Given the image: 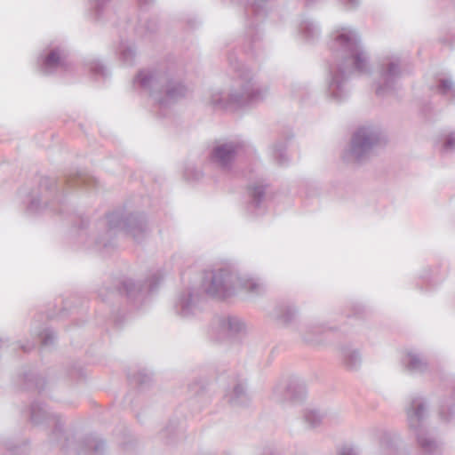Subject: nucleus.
Instances as JSON below:
<instances>
[{
	"instance_id": "f257e3e1",
	"label": "nucleus",
	"mask_w": 455,
	"mask_h": 455,
	"mask_svg": "<svg viewBox=\"0 0 455 455\" xmlns=\"http://www.w3.org/2000/svg\"><path fill=\"white\" fill-rule=\"evenodd\" d=\"M327 45L331 55L325 76L326 94L341 102L350 95L354 73L371 74V55L358 29L349 25L337 26L330 34Z\"/></svg>"
},
{
	"instance_id": "f03ea898",
	"label": "nucleus",
	"mask_w": 455,
	"mask_h": 455,
	"mask_svg": "<svg viewBox=\"0 0 455 455\" xmlns=\"http://www.w3.org/2000/svg\"><path fill=\"white\" fill-rule=\"evenodd\" d=\"M228 62L235 75L233 86L228 94L220 89L209 91L205 102L214 109L227 110L251 106L263 100L268 93L267 86L259 84L252 70L235 52L228 53Z\"/></svg>"
},
{
	"instance_id": "7ed1b4c3",
	"label": "nucleus",
	"mask_w": 455,
	"mask_h": 455,
	"mask_svg": "<svg viewBox=\"0 0 455 455\" xmlns=\"http://www.w3.org/2000/svg\"><path fill=\"white\" fill-rule=\"evenodd\" d=\"M133 86L148 93L161 116H165L166 110L185 98L189 91L181 78L164 68L140 69L133 78Z\"/></svg>"
},
{
	"instance_id": "20e7f679",
	"label": "nucleus",
	"mask_w": 455,
	"mask_h": 455,
	"mask_svg": "<svg viewBox=\"0 0 455 455\" xmlns=\"http://www.w3.org/2000/svg\"><path fill=\"white\" fill-rule=\"evenodd\" d=\"M98 226L103 232L94 238V245L103 255L109 254L116 248V238L120 234L132 237L136 243H140L148 235L145 217L124 210L108 213Z\"/></svg>"
},
{
	"instance_id": "39448f33",
	"label": "nucleus",
	"mask_w": 455,
	"mask_h": 455,
	"mask_svg": "<svg viewBox=\"0 0 455 455\" xmlns=\"http://www.w3.org/2000/svg\"><path fill=\"white\" fill-rule=\"evenodd\" d=\"M202 285L206 294L219 299L230 297L239 291L251 296L259 295L265 291L260 280L228 267L205 272Z\"/></svg>"
},
{
	"instance_id": "423d86ee",
	"label": "nucleus",
	"mask_w": 455,
	"mask_h": 455,
	"mask_svg": "<svg viewBox=\"0 0 455 455\" xmlns=\"http://www.w3.org/2000/svg\"><path fill=\"white\" fill-rule=\"evenodd\" d=\"M427 416L428 403L426 398L413 395L406 408L408 427L415 435L422 455H438L442 452V443L425 427Z\"/></svg>"
},
{
	"instance_id": "0eeeda50",
	"label": "nucleus",
	"mask_w": 455,
	"mask_h": 455,
	"mask_svg": "<svg viewBox=\"0 0 455 455\" xmlns=\"http://www.w3.org/2000/svg\"><path fill=\"white\" fill-rule=\"evenodd\" d=\"M385 142V136L378 125H361L351 137L348 148L346 151V158L362 163L368 159L372 152Z\"/></svg>"
},
{
	"instance_id": "6e6552de",
	"label": "nucleus",
	"mask_w": 455,
	"mask_h": 455,
	"mask_svg": "<svg viewBox=\"0 0 455 455\" xmlns=\"http://www.w3.org/2000/svg\"><path fill=\"white\" fill-rule=\"evenodd\" d=\"M402 60L397 54L382 56L377 64L374 78L375 93L385 98L395 94L403 77Z\"/></svg>"
},
{
	"instance_id": "1a4fd4ad",
	"label": "nucleus",
	"mask_w": 455,
	"mask_h": 455,
	"mask_svg": "<svg viewBox=\"0 0 455 455\" xmlns=\"http://www.w3.org/2000/svg\"><path fill=\"white\" fill-rule=\"evenodd\" d=\"M163 278V272L157 269L152 272L143 283L135 282L132 279L118 280L115 284V289H110L108 286H102L98 290V295L104 301L107 299L105 293H108L109 297L115 296L117 293H125L128 299L136 304L143 301L147 294L154 292Z\"/></svg>"
},
{
	"instance_id": "9d476101",
	"label": "nucleus",
	"mask_w": 455,
	"mask_h": 455,
	"mask_svg": "<svg viewBox=\"0 0 455 455\" xmlns=\"http://www.w3.org/2000/svg\"><path fill=\"white\" fill-rule=\"evenodd\" d=\"M245 12L247 23L243 43V51L246 54L257 58L263 51L258 23L263 20L267 13V0H253L246 6Z\"/></svg>"
},
{
	"instance_id": "9b49d317",
	"label": "nucleus",
	"mask_w": 455,
	"mask_h": 455,
	"mask_svg": "<svg viewBox=\"0 0 455 455\" xmlns=\"http://www.w3.org/2000/svg\"><path fill=\"white\" fill-rule=\"evenodd\" d=\"M255 154V148L249 142L234 139L218 142L212 149L210 160L219 168L228 171L234 163L241 158H246Z\"/></svg>"
},
{
	"instance_id": "f8f14e48",
	"label": "nucleus",
	"mask_w": 455,
	"mask_h": 455,
	"mask_svg": "<svg viewBox=\"0 0 455 455\" xmlns=\"http://www.w3.org/2000/svg\"><path fill=\"white\" fill-rule=\"evenodd\" d=\"M38 64L44 75H53L69 68L68 51L63 44H51L40 54Z\"/></svg>"
},
{
	"instance_id": "ddd939ff",
	"label": "nucleus",
	"mask_w": 455,
	"mask_h": 455,
	"mask_svg": "<svg viewBox=\"0 0 455 455\" xmlns=\"http://www.w3.org/2000/svg\"><path fill=\"white\" fill-rule=\"evenodd\" d=\"M245 322L236 315H220L213 319L211 327V335L217 340L235 339L246 333Z\"/></svg>"
},
{
	"instance_id": "4468645a",
	"label": "nucleus",
	"mask_w": 455,
	"mask_h": 455,
	"mask_svg": "<svg viewBox=\"0 0 455 455\" xmlns=\"http://www.w3.org/2000/svg\"><path fill=\"white\" fill-rule=\"evenodd\" d=\"M267 187L262 180H258L248 186L246 211L252 216L265 213L267 207Z\"/></svg>"
},
{
	"instance_id": "2eb2a0df",
	"label": "nucleus",
	"mask_w": 455,
	"mask_h": 455,
	"mask_svg": "<svg viewBox=\"0 0 455 455\" xmlns=\"http://www.w3.org/2000/svg\"><path fill=\"white\" fill-rule=\"evenodd\" d=\"M200 302L201 297L198 291L188 287L178 295L174 310L180 317L190 318L200 312Z\"/></svg>"
},
{
	"instance_id": "dca6fc26",
	"label": "nucleus",
	"mask_w": 455,
	"mask_h": 455,
	"mask_svg": "<svg viewBox=\"0 0 455 455\" xmlns=\"http://www.w3.org/2000/svg\"><path fill=\"white\" fill-rule=\"evenodd\" d=\"M307 395V387L303 381L292 379L287 384H278L273 391V399L277 403L286 400L299 402Z\"/></svg>"
},
{
	"instance_id": "f3484780",
	"label": "nucleus",
	"mask_w": 455,
	"mask_h": 455,
	"mask_svg": "<svg viewBox=\"0 0 455 455\" xmlns=\"http://www.w3.org/2000/svg\"><path fill=\"white\" fill-rule=\"evenodd\" d=\"M329 329L320 323H307L299 326L298 332L302 340L309 345H318Z\"/></svg>"
},
{
	"instance_id": "a211bd4d",
	"label": "nucleus",
	"mask_w": 455,
	"mask_h": 455,
	"mask_svg": "<svg viewBox=\"0 0 455 455\" xmlns=\"http://www.w3.org/2000/svg\"><path fill=\"white\" fill-rule=\"evenodd\" d=\"M401 364L406 372L412 375L426 373L429 368L425 357L416 351H408L404 354Z\"/></svg>"
},
{
	"instance_id": "6ab92c4d",
	"label": "nucleus",
	"mask_w": 455,
	"mask_h": 455,
	"mask_svg": "<svg viewBox=\"0 0 455 455\" xmlns=\"http://www.w3.org/2000/svg\"><path fill=\"white\" fill-rule=\"evenodd\" d=\"M342 364L349 371H357L362 364V355L358 348L350 344L339 348Z\"/></svg>"
},
{
	"instance_id": "aec40b11",
	"label": "nucleus",
	"mask_w": 455,
	"mask_h": 455,
	"mask_svg": "<svg viewBox=\"0 0 455 455\" xmlns=\"http://www.w3.org/2000/svg\"><path fill=\"white\" fill-rule=\"evenodd\" d=\"M297 309L294 306L290 304H280L277 305L273 312H272V317L280 324L288 326L296 318L297 315Z\"/></svg>"
},
{
	"instance_id": "412c9836",
	"label": "nucleus",
	"mask_w": 455,
	"mask_h": 455,
	"mask_svg": "<svg viewBox=\"0 0 455 455\" xmlns=\"http://www.w3.org/2000/svg\"><path fill=\"white\" fill-rule=\"evenodd\" d=\"M298 33L306 42H314L320 36V28L314 20L303 18L299 23Z\"/></svg>"
},
{
	"instance_id": "4be33fe9",
	"label": "nucleus",
	"mask_w": 455,
	"mask_h": 455,
	"mask_svg": "<svg viewBox=\"0 0 455 455\" xmlns=\"http://www.w3.org/2000/svg\"><path fill=\"white\" fill-rule=\"evenodd\" d=\"M138 52L134 43L121 42L118 47V56L120 61L127 67L133 66L136 62Z\"/></svg>"
},
{
	"instance_id": "5701e85b",
	"label": "nucleus",
	"mask_w": 455,
	"mask_h": 455,
	"mask_svg": "<svg viewBox=\"0 0 455 455\" xmlns=\"http://www.w3.org/2000/svg\"><path fill=\"white\" fill-rule=\"evenodd\" d=\"M56 417L42 403L34 402L30 406V419L34 424H41L52 419L55 420Z\"/></svg>"
},
{
	"instance_id": "b1692460",
	"label": "nucleus",
	"mask_w": 455,
	"mask_h": 455,
	"mask_svg": "<svg viewBox=\"0 0 455 455\" xmlns=\"http://www.w3.org/2000/svg\"><path fill=\"white\" fill-rule=\"evenodd\" d=\"M228 401L234 406H244L249 402V397L243 383H237L233 389L226 395Z\"/></svg>"
},
{
	"instance_id": "393cba45",
	"label": "nucleus",
	"mask_w": 455,
	"mask_h": 455,
	"mask_svg": "<svg viewBox=\"0 0 455 455\" xmlns=\"http://www.w3.org/2000/svg\"><path fill=\"white\" fill-rule=\"evenodd\" d=\"M98 184L97 180L88 174L79 173L74 177H70L67 180V186L69 188L72 187H96Z\"/></svg>"
},
{
	"instance_id": "a878e982",
	"label": "nucleus",
	"mask_w": 455,
	"mask_h": 455,
	"mask_svg": "<svg viewBox=\"0 0 455 455\" xmlns=\"http://www.w3.org/2000/svg\"><path fill=\"white\" fill-rule=\"evenodd\" d=\"M436 92L444 96L448 100L455 101V84L451 79H440L436 86Z\"/></svg>"
},
{
	"instance_id": "bb28decb",
	"label": "nucleus",
	"mask_w": 455,
	"mask_h": 455,
	"mask_svg": "<svg viewBox=\"0 0 455 455\" xmlns=\"http://www.w3.org/2000/svg\"><path fill=\"white\" fill-rule=\"evenodd\" d=\"M85 452H93L95 455H103L105 442L94 435H89L84 441Z\"/></svg>"
},
{
	"instance_id": "cd10ccee",
	"label": "nucleus",
	"mask_w": 455,
	"mask_h": 455,
	"mask_svg": "<svg viewBox=\"0 0 455 455\" xmlns=\"http://www.w3.org/2000/svg\"><path fill=\"white\" fill-rule=\"evenodd\" d=\"M90 5L93 10L95 18L97 20L103 19L107 14L111 12L112 0H89Z\"/></svg>"
},
{
	"instance_id": "c85d7f7f",
	"label": "nucleus",
	"mask_w": 455,
	"mask_h": 455,
	"mask_svg": "<svg viewBox=\"0 0 455 455\" xmlns=\"http://www.w3.org/2000/svg\"><path fill=\"white\" fill-rule=\"evenodd\" d=\"M23 380L26 387L28 388L35 387L39 391H42L44 388V379L38 376L35 371L25 372L23 374Z\"/></svg>"
},
{
	"instance_id": "c756f323",
	"label": "nucleus",
	"mask_w": 455,
	"mask_h": 455,
	"mask_svg": "<svg viewBox=\"0 0 455 455\" xmlns=\"http://www.w3.org/2000/svg\"><path fill=\"white\" fill-rule=\"evenodd\" d=\"M85 65L90 72L95 76L106 78L109 75L108 68L96 59L87 60Z\"/></svg>"
},
{
	"instance_id": "7c9ffc66",
	"label": "nucleus",
	"mask_w": 455,
	"mask_h": 455,
	"mask_svg": "<svg viewBox=\"0 0 455 455\" xmlns=\"http://www.w3.org/2000/svg\"><path fill=\"white\" fill-rule=\"evenodd\" d=\"M285 149L286 143L283 141L276 142L272 147V156L280 165H283L289 161V158L285 153Z\"/></svg>"
},
{
	"instance_id": "2f4dec72",
	"label": "nucleus",
	"mask_w": 455,
	"mask_h": 455,
	"mask_svg": "<svg viewBox=\"0 0 455 455\" xmlns=\"http://www.w3.org/2000/svg\"><path fill=\"white\" fill-rule=\"evenodd\" d=\"M323 418V414L316 409H307L304 412V419L310 427H318Z\"/></svg>"
},
{
	"instance_id": "473e14b6",
	"label": "nucleus",
	"mask_w": 455,
	"mask_h": 455,
	"mask_svg": "<svg viewBox=\"0 0 455 455\" xmlns=\"http://www.w3.org/2000/svg\"><path fill=\"white\" fill-rule=\"evenodd\" d=\"M46 206V196H41L40 197L33 196L28 203V211L31 213H38Z\"/></svg>"
},
{
	"instance_id": "72a5a7b5",
	"label": "nucleus",
	"mask_w": 455,
	"mask_h": 455,
	"mask_svg": "<svg viewBox=\"0 0 455 455\" xmlns=\"http://www.w3.org/2000/svg\"><path fill=\"white\" fill-rule=\"evenodd\" d=\"M455 151V132H450L443 137L442 145V152L443 154H451Z\"/></svg>"
},
{
	"instance_id": "f704fd0d",
	"label": "nucleus",
	"mask_w": 455,
	"mask_h": 455,
	"mask_svg": "<svg viewBox=\"0 0 455 455\" xmlns=\"http://www.w3.org/2000/svg\"><path fill=\"white\" fill-rule=\"evenodd\" d=\"M373 438L379 441L381 449L389 448L391 445L392 435L387 431H377L376 434H374Z\"/></svg>"
},
{
	"instance_id": "c9c22d12",
	"label": "nucleus",
	"mask_w": 455,
	"mask_h": 455,
	"mask_svg": "<svg viewBox=\"0 0 455 455\" xmlns=\"http://www.w3.org/2000/svg\"><path fill=\"white\" fill-rule=\"evenodd\" d=\"M42 346L50 347L56 339V334L52 329H45L38 334Z\"/></svg>"
},
{
	"instance_id": "e433bc0d",
	"label": "nucleus",
	"mask_w": 455,
	"mask_h": 455,
	"mask_svg": "<svg viewBox=\"0 0 455 455\" xmlns=\"http://www.w3.org/2000/svg\"><path fill=\"white\" fill-rule=\"evenodd\" d=\"M203 175L201 170L193 164H188L184 171V177L188 180H199L202 179Z\"/></svg>"
},
{
	"instance_id": "4c0bfd02",
	"label": "nucleus",
	"mask_w": 455,
	"mask_h": 455,
	"mask_svg": "<svg viewBox=\"0 0 455 455\" xmlns=\"http://www.w3.org/2000/svg\"><path fill=\"white\" fill-rule=\"evenodd\" d=\"M157 28L156 22L153 20L147 21L143 26L140 25L136 28L137 33L141 36H147L148 33H154Z\"/></svg>"
},
{
	"instance_id": "58836bf2",
	"label": "nucleus",
	"mask_w": 455,
	"mask_h": 455,
	"mask_svg": "<svg viewBox=\"0 0 455 455\" xmlns=\"http://www.w3.org/2000/svg\"><path fill=\"white\" fill-rule=\"evenodd\" d=\"M40 188L46 189H52L54 191L55 196L60 192V189L58 188L56 182L48 178H44L41 180Z\"/></svg>"
},
{
	"instance_id": "ea45409f",
	"label": "nucleus",
	"mask_w": 455,
	"mask_h": 455,
	"mask_svg": "<svg viewBox=\"0 0 455 455\" xmlns=\"http://www.w3.org/2000/svg\"><path fill=\"white\" fill-rule=\"evenodd\" d=\"M455 413V403L453 404H445L443 405L440 411L441 417L448 420L450 417Z\"/></svg>"
},
{
	"instance_id": "a19ab883",
	"label": "nucleus",
	"mask_w": 455,
	"mask_h": 455,
	"mask_svg": "<svg viewBox=\"0 0 455 455\" xmlns=\"http://www.w3.org/2000/svg\"><path fill=\"white\" fill-rule=\"evenodd\" d=\"M134 380L139 384V385H145V384H148L150 380H151V377L149 374L146 373V372H139L135 377H134Z\"/></svg>"
},
{
	"instance_id": "79ce46f5",
	"label": "nucleus",
	"mask_w": 455,
	"mask_h": 455,
	"mask_svg": "<svg viewBox=\"0 0 455 455\" xmlns=\"http://www.w3.org/2000/svg\"><path fill=\"white\" fill-rule=\"evenodd\" d=\"M337 455H358V452L353 447L345 446L340 449Z\"/></svg>"
},
{
	"instance_id": "37998d69",
	"label": "nucleus",
	"mask_w": 455,
	"mask_h": 455,
	"mask_svg": "<svg viewBox=\"0 0 455 455\" xmlns=\"http://www.w3.org/2000/svg\"><path fill=\"white\" fill-rule=\"evenodd\" d=\"M136 2L141 10H147L155 3V0H136Z\"/></svg>"
},
{
	"instance_id": "c03bdc74",
	"label": "nucleus",
	"mask_w": 455,
	"mask_h": 455,
	"mask_svg": "<svg viewBox=\"0 0 455 455\" xmlns=\"http://www.w3.org/2000/svg\"><path fill=\"white\" fill-rule=\"evenodd\" d=\"M340 2L346 6V8L353 9L358 6L360 0H340Z\"/></svg>"
},
{
	"instance_id": "a18cd8bd",
	"label": "nucleus",
	"mask_w": 455,
	"mask_h": 455,
	"mask_svg": "<svg viewBox=\"0 0 455 455\" xmlns=\"http://www.w3.org/2000/svg\"><path fill=\"white\" fill-rule=\"evenodd\" d=\"M35 347L34 343H28L27 345H21V349L25 352L30 351Z\"/></svg>"
},
{
	"instance_id": "49530a36",
	"label": "nucleus",
	"mask_w": 455,
	"mask_h": 455,
	"mask_svg": "<svg viewBox=\"0 0 455 455\" xmlns=\"http://www.w3.org/2000/svg\"><path fill=\"white\" fill-rule=\"evenodd\" d=\"M81 223H82V226L80 228V231H79V236L82 238L84 235V229L85 228V227L87 226V221L82 220H81Z\"/></svg>"
},
{
	"instance_id": "de8ad7c7",
	"label": "nucleus",
	"mask_w": 455,
	"mask_h": 455,
	"mask_svg": "<svg viewBox=\"0 0 455 455\" xmlns=\"http://www.w3.org/2000/svg\"><path fill=\"white\" fill-rule=\"evenodd\" d=\"M54 432L62 434V427L59 424H56Z\"/></svg>"
},
{
	"instance_id": "09e8293b",
	"label": "nucleus",
	"mask_w": 455,
	"mask_h": 455,
	"mask_svg": "<svg viewBox=\"0 0 455 455\" xmlns=\"http://www.w3.org/2000/svg\"><path fill=\"white\" fill-rule=\"evenodd\" d=\"M318 0H306V4L307 6L309 5H313L314 4H315Z\"/></svg>"
},
{
	"instance_id": "8fccbe9b",
	"label": "nucleus",
	"mask_w": 455,
	"mask_h": 455,
	"mask_svg": "<svg viewBox=\"0 0 455 455\" xmlns=\"http://www.w3.org/2000/svg\"><path fill=\"white\" fill-rule=\"evenodd\" d=\"M263 455H275V454H274L273 452L267 451V452L264 453Z\"/></svg>"
},
{
	"instance_id": "3c124183",
	"label": "nucleus",
	"mask_w": 455,
	"mask_h": 455,
	"mask_svg": "<svg viewBox=\"0 0 455 455\" xmlns=\"http://www.w3.org/2000/svg\"><path fill=\"white\" fill-rule=\"evenodd\" d=\"M4 343V341L2 340V339L0 338V347L2 346V344Z\"/></svg>"
}]
</instances>
